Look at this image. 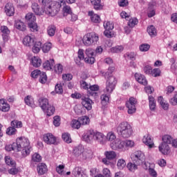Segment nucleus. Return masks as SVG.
<instances>
[{"mask_svg":"<svg viewBox=\"0 0 177 177\" xmlns=\"http://www.w3.org/2000/svg\"><path fill=\"white\" fill-rule=\"evenodd\" d=\"M28 27L30 31H31L32 32H38L39 31V26H38V24L35 21L29 22Z\"/></svg>","mask_w":177,"mask_h":177,"instance_id":"obj_33","label":"nucleus"},{"mask_svg":"<svg viewBox=\"0 0 177 177\" xmlns=\"http://www.w3.org/2000/svg\"><path fill=\"white\" fill-rule=\"evenodd\" d=\"M95 102L89 98L88 95H84V97H82L81 104L88 111L92 110V106H93Z\"/></svg>","mask_w":177,"mask_h":177,"instance_id":"obj_10","label":"nucleus"},{"mask_svg":"<svg viewBox=\"0 0 177 177\" xmlns=\"http://www.w3.org/2000/svg\"><path fill=\"white\" fill-rule=\"evenodd\" d=\"M15 26L17 30H19V31H26V30H27V26H26L24 22L20 20L15 21Z\"/></svg>","mask_w":177,"mask_h":177,"instance_id":"obj_29","label":"nucleus"},{"mask_svg":"<svg viewBox=\"0 0 177 177\" xmlns=\"http://www.w3.org/2000/svg\"><path fill=\"white\" fill-rule=\"evenodd\" d=\"M104 93L106 94H102L100 97L101 103L103 106H106L110 102V95H111V93H106V89H104Z\"/></svg>","mask_w":177,"mask_h":177,"instance_id":"obj_27","label":"nucleus"},{"mask_svg":"<svg viewBox=\"0 0 177 177\" xmlns=\"http://www.w3.org/2000/svg\"><path fill=\"white\" fill-rule=\"evenodd\" d=\"M158 102L160 104L163 110H168V109H169V104H168V102H167V101H165V100H164L162 96L158 97Z\"/></svg>","mask_w":177,"mask_h":177,"instance_id":"obj_30","label":"nucleus"},{"mask_svg":"<svg viewBox=\"0 0 177 177\" xmlns=\"http://www.w3.org/2000/svg\"><path fill=\"white\" fill-rule=\"evenodd\" d=\"M55 93H58V95H61V93H63V86H62V84H57L55 85Z\"/></svg>","mask_w":177,"mask_h":177,"instance_id":"obj_61","label":"nucleus"},{"mask_svg":"<svg viewBox=\"0 0 177 177\" xmlns=\"http://www.w3.org/2000/svg\"><path fill=\"white\" fill-rule=\"evenodd\" d=\"M31 64L33 67H41V64H42V60L39 57H33L31 59Z\"/></svg>","mask_w":177,"mask_h":177,"instance_id":"obj_31","label":"nucleus"},{"mask_svg":"<svg viewBox=\"0 0 177 177\" xmlns=\"http://www.w3.org/2000/svg\"><path fill=\"white\" fill-rule=\"evenodd\" d=\"M131 160L137 165H143L146 164V156L142 151H136L131 155Z\"/></svg>","mask_w":177,"mask_h":177,"instance_id":"obj_7","label":"nucleus"},{"mask_svg":"<svg viewBox=\"0 0 177 177\" xmlns=\"http://www.w3.org/2000/svg\"><path fill=\"white\" fill-rule=\"evenodd\" d=\"M24 102L27 106L32 107V105L34 104V98H32V96L31 95H27L24 98Z\"/></svg>","mask_w":177,"mask_h":177,"instance_id":"obj_40","label":"nucleus"},{"mask_svg":"<svg viewBox=\"0 0 177 177\" xmlns=\"http://www.w3.org/2000/svg\"><path fill=\"white\" fill-rule=\"evenodd\" d=\"M42 6H44L46 15H49L50 16H56L57 14L60 11L62 8V3L59 1H52L50 0H42Z\"/></svg>","mask_w":177,"mask_h":177,"instance_id":"obj_2","label":"nucleus"},{"mask_svg":"<svg viewBox=\"0 0 177 177\" xmlns=\"http://www.w3.org/2000/svg\"><path fill=\"white\" fill-rule=\"evenodd\" d=\"M35 40L30 35L26 36L23 39V44L25 46H32Z\"/></svg>","mask_w":177,"mask_h":177,"instance_id":"obj_26","label":"nucleus"},{"mask_svg":"<svg viewBox=\"0 0 177 177\" xmlns=\"http://www.w3.org/2000/svg\"><path fill=\"white\" fill-rule=\"evenodd\" d=\"M114 70H115V67L110 66L108 68V71L104 74L105 78H108L105 88V92L106 93H113V91L115 89V85H117V79H115V77L111 75Z\"/></svg>","mask_w":177,"mask_h":177,"instance_id":"obj_4","label":"nucleus"},{"mask_svg":"<svg viewBox=\"0 0 177 177\" xmlns=\"http://www.w3.org/2000/svg\"><path fill=\"white\" fill-rule=\"evenodd\" d=\"M37 171L39 175H45L48 172V166L44 162L39 163L37 166Z\"/></svg>","mask_w":177,"mask_h":177,"instance_id":"obj_20","label":"nucleus"},{"mask_svg":"<svg viewBox=\"0 0 177 177\" xmlns=\"http://www.w3.org/2000/svg\"><path fill=\"white\" fill-rule=\"evenodd\" d=\"M15 145L17 146V150L21 151V157L26 158L28 156H30L32 147L30 145V140L26 137H19L16 139Z\"/></svg>","mask_w":177,"mask_h":177,"instance_id":"obj_1","label":"nucleus"},{"mask_svg":"<svg viewBox=\"0 0 177 177\" xmlns=\"http://www.w3.org/2000/svg\"><path fill=\"white\" fill-rule=\"evenodd\" d=\"M32 46L33 53H39L41 48H42V43L41 41H34V44Z\"/></svg>","mask_w":177,"mask_h":177,"instance_id":"obj_32","label":"nucleus"},{"mask_svg":"<svg viewBox=\"0 0 177 177\" xmlns=\"http://www.w3.org/2000/svg\"><path fill=\"white\" fill-rule=\"evenodd\" d=\"M162 142L165 145H171L172 143L173 139L172 137L169 135H165L162 138Z\"/></svg>","mask_w":177,"mask_h":177,"instance_id":"obj_39","label":"nucleus"},{"mask_svg":"<svg viewBox=\"0 0 177 177\" xmlns=\"http://www.w3.org/2000/svg\"><path fill=\"white\" fill-rule=\"evenodd\" d=\"M0 110L4 113L10 110V106L8 102H5V100H0Z\"/></svg>","mask_w":177,"mask_h":177,"instance_id":"obj_28","label":"nucleus"},{"mask_svg":"<svg viewBox=\"0 0 177 177\" xmlns=\"http://www.w3.org/2000/svg\"><path fill=\"white\" fill-rule=\"evenodd\" d=\"M26 20L29 21V23H34L37 21V17L32 12H28L26 17H25Z\"/></svg>","mask_w":177,"mask_h":177,"instance_id":"obj_36","label":"nucleus"},{"mask_svg":"<svg viewBox=\"0 0 177 177\" xmlns=\"http://www.w3.org/2000/svg\"><path fill=\"white\" fill-rule=\"evenodd\" d=\"M11 127L13 128H21L23 127V123L21 121L12 120L11 122Z\"/></svg>","mask_w":177,"mask_h":177,"instance_id":"obj_54","label":"nucleus"},{"mask_svg":"<svg viewBox=\"0 0 177 177\" xmlns=\"http://www.w3.org/2000/svg\"><path fill=\"white\" fill-rule=\"evenodd\" d=\"M39 104L41 109L43 110L48 117L53 115L56 109L53 105L49 104V100L46 98H41L39 100Z\"/></svg>","mask_w":177,"mask_h":177,"instance_id":"obj_6","label":"nucleus"},{"mask_svg":"<svg viewBox=\"0 0 177 177\" xmlns=\"http://www.w3.org/2000/svg\"><path fill=\"white\" fill-rule=\"evenodd\" d=\"M111 147L112 150H122L125 147V142L117 138L111 144Z\"/></svg>","mask_w":177,"mask_h":177,"instance_id":"obj_11","label":"nucleus"},{"mask_svg":"<svg viewBox=\"0 0 177 177\" xmlns=\"http://www.w3.org/2000/svg\"><path fill=\"white\" fill-rule=\"evenodd\" d=\"M72 175L75 177H86V174L81 167H75L72 171Z\"/></svg>","mask_w":177,"mask_h":177,"instance_id":"obj_16","label":"nucleus"},{"mask_svg":"<svg viewBox=\"0 0 177 177\" xmlns=\"http://www.w3.org/2000/svg\"><path fill=\"white\" fill-rule=\"evenodd\" d=\"M5 161L7 165H9L10 167H16V162L12 160L10 157L6 156Z\"/></svg>","mask_w":177,"mask_h":177,"instance_id":"obj_53","label":"nucleus"},{"mask_svg":"<svg viewBox=\"0 0 177 177\" xmlns=\"http://www.w3.org/2000/svg\"><path fill=\"white\" fill-rule=\"evenodd\" d=\"M115 133L113 131H110L106 134V140L109 142H113V140H115L116 139Z\"/></svg>","mask_w":177,"mask_h":177,"instance_id":"obj_52","label":"nucleus"},{"mask_svg":"<svg viewBox=\"0 0 177 177\" xmlns=\"http://www.w3.org/2000/svg\"><path fill=\"white\" fill-rule=\"evenodd\" d=\"M32 161H33V162H41V161H42V157L39 153H35L32 156Z\"/></svg>","mask_w":177,"mask_h":177,"instance_id":"obj_49","label":"nucleus"},{"mask_svg":"<svg viewBox=\"0 0 177 177\" xmlns=\"http://www.w3.org/2000/svg\"><path fill=\"white\" fill-rule=\"evenodd\" d=\"M42 51L44 53H48L50 49H52V43L48 42L45 43L42 46H41Z\"/></svg>","mask_w":177,"mask_h":177,"instance_id":"obj_45","label":"nucleus"},{"mask_svg":"<svg viewBox=\"0 0 177 177\" xmlns=\"http://www.w3.org/2000/svg\"><path fill=\"white\" fill-rule=\"evenodd\" d=\"M16 132H17V130L13 127H10L6 130L7 135H9L10 136H12V135H16Z\"/></svg>","mask_w":177,"mask_h":177,"instance_id":"obj_56","label":"nucleus"},{"mask_svg":"<svg viewBox=\"0 0 177 177\" xmlns=\"http://www.w3.org/2000/svg\"><path fill=\"white\" fill-rule=\"evenodd\" d=\"M135 79L141 85H144L146 86L147 85V80H146V77L140 73H136L134 75Z\"/></svg>","mask_w":177,"mask_h":177,"instance_id":"obj_22","label":"nucleus"},{"mask_svg":"<svg viewBox=\"0 0 177 177\" xmlns=\"http://www.w3.org/2000/svg\"><path fill=\"white\" fill-rule=\"evenodd\" d=\"M149 104V109L151 111H154L156 107V99L152 95H149L148 97Z\"/></svg>","mask_w":177,"mask_h":177,"instance_id":"obj_34","label":"nucleus"},{"mask_svg":"<svg viewBox=\"0 0 177 177\" xmlns=\"http://www.w3.org/2000/svg\"><path fill=\"white\" fill-rule=\"evenodd\" d=\"M42 72H41V71L36 69L34 70L33 71H32L30 76L32 77V78H38V77H39V75H41V73Z\"/></svg>","mask_w":177,"mask_h":177,"instance_id":"obj_62","label":"nucleus"},{"mask_svg":"<svg viewBox=\"0 0 177 177\" xmlns=\"http://www.w3.org/2000/svg\"><path fill=\"white\" fill-rule=\"evenodd\" d=\"M147 32L150 35V37H156L157 35V30L154 26L151 25L147 28Z\"/></svg>","mask_w":177,"mask_h":177,"instance_id":"obj_38","label":"nucleus"},{"mask_svg":"<svg viewBox=\"0 0 177 177\" xmlns=\"http://www.w3.org/2000/svg\"><path fill=\"white\" fill-rule=\"evenodd\" d=\"M140 52H147L150 49V45L148 44H141L139 47Z\"/></svg>","mask_w":177,"mask_h":177,"instance_id":"obj_59","label":"nucleus"},{"mask_svg":"<svg viewBox=\"0 0 177 177\" xmlns=\"http://www.w3.org/2000/svg\"><path fill=\"white\" fill-rule=\"evenodd\" d=\"M54 71L56 74H62L63 73V65L57 64L54 66Z\"/></svg>","mask_w":177,"mask_h":177,"instance_id":"obj_47","label":"nucleus"},{"mask_svg":"<svg viewBox=\"0 0 177 177\" xmlns=\"http://www.w3.org/2000/svg\"><path fill=\"white\" fill-rule=\"evenodd\" d=\"M43 140L46 145H55L56 143V137L50 133H47L43 136Z\"/></svg>","mask_w":177,"mask_h":177,"instance_id":"obj_13","label":"nucleus"},{"mask_svg":"<svg viewBox=\"0 0 177 177\" xmlns=\"http://www.w3.org/2000/svg\"><path fill=\"white\" fill-rule=\"evenodd\" d=\"M83 140L86 143H92L93 140H95L100 145H104L105 136L102 132L90 129L83 135Z\"/></svg>","mask_w":177,"mask_h":177,"instance_id":"obj_3","label":"nucleus"},{"mask_svg":"<svg viewBox=\"0 0 177 177\" xmlns=\"http://www.w3.org/2000/svg\"><path fill=\"white\" fill-rule=\"evenodd\" d=\"M97 91H99V86L94 84L88 87V95L93 96L95 99H97V97H99V94L97 93Z\"/></svg>","mask_w":177,"mask_h":177,"instance_id":"obj_17","label":"nucleus"},{"mask_svg":"<svg viewBox=\"0 0 177 177\" xmlns=\"http://www.w3.org/2000/svg\"><path fill=\"white\" fill-rule=\"evenodd\" d=\"M123 50L124 47L122 46H117L111 48V53H120V52H122Z\"/></svg>","mask_w":177,"mask_h":177,"instance_id":"obj_50","label":"nucleus"},{"mask_svg":"<svg viewBox=\"0 0 177 177\" xmlns=\"http://www.w3.org/2000/svg\"><path fill=\"white\" fill-rule=\"evenodd\" d=\"M81 122H80V119L77 118L73 119L71 122V126L74 129H80L81 128Z\"/></svg>","mask_w":177,"mask_h":177,"instance_id":"obj_37","label":"nucleus"},{"mask_svg":"<svg viewBox=\"0 0 177 177\" xmlns=\"http://www.w3.org/2000/svg\"><path fill=\"white\" fill-rule=\"evenodd\" d=\"M125 165H127V162L124 159H119L117 163V167L119 169H124L125 168Z\"/></svg>","mask_w":177,"mask_h":177,"instance_id":"obj_55","label":"nucleus"},{"mask_svg":"<svg viewBox=\"0 0 177 177\" xmlns=\"http://www.w3.org/2000/svg\"><path fill=\"white\" fill-rule=\"evenodd\" d=\"M139 165H137L135 162H129L127 165L129 171H130V172H135L136 171V169H138V166Z\"/></svg>","mask_w":177,"mask_h":177,"instance_id":"obj_44","label":"nucleus"},{"mask_svg":"<svg viewBox=\"0 0 177 177\" xmlns=\"http://www.w3.org/2000/svg\"><path fill=\"white\" fill-rule=\"evenodd\" d=\"M117 132L123 139L131 138L133 133V129L128 122H121L117 127Z\"/></svg>","mask_w":177,"mask_h":177,"instance_id":"obj_5","label":"nucleus"},{"mask_svg":"<svg viewBox=\"0 0 177 177\" xmlns=\"http://www.w3.org/2000/svg\"><path fill=\"white\" fill-rule=\"evenodd\" d=\"M82 153H84V148H82V147H77L74 148L73 151V154H74L75 157H80Z\"/></svg>","mask_w":177,"mask_h":177,"instance_id":"obj_41","label":"nucleus"},{"mask_svg":"<svg viewBox=\"0 0 177 177\" xmlns=\"http://www.w3.org/2000/svg\"><path fill=\"white\" fill-rule=\"evenodd\" d=\"M102 174L104 177H111V172L108 168H104L102 170Z\"/></svg>","mask_w":177,"mask_h":177,"instance_id":"obj_64","label":"nucleus"},{"mask_svg":"<svg viewBox=\"0 0 177 177\" xmlns=\"http://www.w3.org/2000/svg\"><path fill=\"white\" fill-rule=\"evenodd\" d=\"M158 150L160 153H162V154L167 156L169 154L171 148H169V145L168 144H164L162 142L158 147Z\"/></svg>","mask_w":177,"mask_h":177,"instance_id":"obj_18","label":"nucleus"},{"mask_svg":"<svg viewBox=\"0 0 177 177\" xmlns=\"http://www.w3.org/2000/svg\"><path fill=\"white\" fill-rule=\"evenodd\" d=\"M62 138L66 143H71V136H70V133H64L62 134Z\"/></svg>","mask_w":177,"mask_h":177,"instance_id":"obj_51","label":"nucleus"},{"mask_svg":"<svg viewBox=\"0 0 177 177\" xmlns=\"http://www.w3.org/2000/svg\"><path fill=\"white\" fill-rule=\"evenodd\" d=\"M6 151H12L17 150L16 142H13L12 145H6Z\"/></svg>","mask_w":177,"mask_h":177,"instance_id":"obj_57","label":"nucleus"},{"mask_svg":"<svg viewBox=\"0 0 177 177\" xmlns=\"http://www.w3.org/2000/svg\"><path fill=\"white\" fill-rule=\"evenodd\" d=\"M39 77V82L41 84H46V81H48V76H46V73L45 72H41Z\"/></svg>","mask_w":177,"mask_h":177,"instance_id":"obj_46","label":"nucleus"},{"mask_svg":"<svg viewBox=\"0 0 177 177\" xmlns=\"http://www.w3.org/2000/svg\"><path fill=\"white\" fill-rule=\"evenodd\" d=\"M104 156L108 160H114L117 157V153L114 151H106L104 152Z\"/></svg>","mask_w":177,"mask_h":177,"instance_id":"obj_35","label":"nucleus"},{"mask_svg":"<svg viewBox=\"0 0 177 177\" xmlns=\"http://www.w3.org/2000/svg\"><path fill=\"white\" fill-rule=\"evenodd\" d=\"M136 104H138V100L133 97H131L125 103L127 109L128 114L132 115L136 113Z\"/></svg>","mask_w":177,"mask_h":177,"instance_id":"obj_9","label":"nucleus"},{"mask_svg":"<svg viewBox=\"0 0 177 177\" xmlns=\"http://www.w3.org/2000/svg\"><path fill=\"white\" fill-rule=\"evenodd\" d=\"M95 60V57H86L84 58V62L87 63V64H93Z\"/></svg>","mask_w":177,"mask_h":177,"instance_id":"obj_63","label":"nucleus"},{"mask_svg":"<svg viewBox=\"0 0 177 177\" xmlns=\"http://www.w3.org/2000/svg\"><path fill=\"white\" fill-rule=\"evenodd\" d=\"M99 41V36L95 32H90L83 37V43L85 46H91Z\"/></svg>","mask_w":177,"mask_h":177,"instance_id":"obj_8","label":"nucleus"},{"mask_svg":"<svg viewBox=\"0 0 177 177\" xmlns=\"http://www.w3.org/2000/svg\"><path fill=\"white\" fill-rule=\"evenodd\" d=\"M142 143H144L145 146H147L149 149H153V147H154V139L151 138L150 134H146L143 136Z\"/></svg>","mask_w":177,"mask_h":177,"instance_id":"obj_12","label":"nucleus"},{"mask_svg":"<svg viewBox=\"0 0 177 177\" xmlns=\"http://www.w3.org/2000/svg\"><path fill=\"white\" fill-rule=\"evenodd\" d=\"M151 75L155 77H160V75H161V70H160V68L152 69V71L151 72Z\"/></svg>","mask_w":177,"mask_h":177,"instance_id":"obj_58","label":"nucleus"},{"mask_svg":"<svg viewBox=\"0 0 177 177\" xmlns=\"http://www.w3.org/2000/svg\"><path fill=\"white\" fill-rule=\"evenodd\" d=\"M60 2H61V5H64V8L62 10L64 16H67V15H73V10H71V7H70L69 6H67V4L66 3V1L60 0Z\"/></svg>","mask_w":177,"mask_h":177,"instance_id":"obj_24","label":"nucleus"},{"mask_svg":"<svg viewBox=\"0 0 177 177\" xmlns=\"http://www.w3.org/2000/svg\"><path fill=\"white\" fill-rule=\"evenodd\" d=\"M138 23H139V21H138V19L136 18H131L128 21V26L129 27H131V28H133Z\"/></svg>","mask_w":177,"mask_h":177,"instance_id":"obj_48","label":"nucleus"},{"mask_svg":"<svg viewBox=\"0 0 177 177\" xmlns=\"http://www.w3.org/2000/svg\"><path fill=\"white\" fill-rule=\"evenodd\" d=\"M5 13L7 16H13L15 15V7L12 3H8L4 8Z\"/></svg>","mask_w":177,"mask_h":177,"instance_id":"obj_19","label":"nucleus"},{"mask_svg":"<svg viewBox=\"0 0 177 177\" xmlns=\"http://www.w3.org/2000/svg\"><path fill=\"white\" fill-rule=\"evenodd\" d=\"M78 118L81 125H88L91 121L88 116H82Z\"/></svg>","mask_w":177,"mask_h":177,"instance_id":"obj_43","label":"nucleus"},{"mask_svg":"<svg viewBox=\"0 0 177 177\" xmlns=\"http://www.w3.org/2000/svg\"><path fill=\"white\" fill-rule=\"evenodd\" d=\"M88 15L91 19V21L92 23H100L102 21V19H100V16H99L97 14H95L93 11H89L88 12Z\"/></svg>","mask_w":177,"mask_h":177,"instance_id":"obj_23","label":"nucleus"},{"mask_svg":"<svg viewBox=\"0 0 177 177\" xmlns=\"http://www.w3.org/2000/svg\"><path fill=\"white\" fill-rule=\"evenodd\" d=\"M104 27L105 30H113L114 28V24L110 21L104 22Z\"/></svg>","mask_w":177,"mask_h":177,"instance_id":"obj_60","label":"nucleus"},{"mask_svg":"<svg viewBox=\"0 0 177 177\" xmlns=\"http://www.w3.org/2000/svg\"><path fill=\"white\" fill-rule=\"evenodd\" d=\"M31 8L32 10L37 15V16H42V15L45 13V10H46V9L41 8L37 3H33Z\"/></svg>","mask_w":177,"mask_h":177,"instance_id":"obj_14","label":"nucleus"},{"mask_svg":"<svg viewBox=\"0 0 177 177\" xmlns=\"http://www.w3.org/2000/svg\"><path fill=\"white\" fill-rule=\"evenodd\" d=\"M90 2L95 10H102L103 9V3H102V0H90Z\"/></svg>","mask_w":177,"mask_h":177,"instance_id":"obj_25","label":"nucleus"},{"mask_svg":"<svg viewBox=\"0 0 177 177\" xmlns=\"http://www.w3.org/2000/svg\"><path fill=\"white\" fill-rule=\"evenodd\" d=\"M43 68H44L46 71H49L53 68V66H55V59H50L46 61H45L43 63Z\"/></svg>","mask_w":177,"mask_h":177,"instance_id":"obj_21","label":"nucleus"},{"mask_svg":"<svg viewBox=\"0 0 177 177\" xmlns=\"http://www.w3.org/2000/svg\"><path fill=\"white\" fill-rule=\"evenodd\" d=\"M0 31L2 32L3 42H8L9 41V34H10L9 28L6 26H2L0 28Z\"/></svg>","mask_w":177,"mask_h":177,"instance_id":"obj_15","label":"nucleus"},{"mask_svg":"<svg viewBox=\"0 0 177 177\" xmlns=\"http://www.w3.org/2000/svg\"><path fill=\"white\" fill-rule=\"evenodd\" d=\"M47 32L49 37H53L56 32V26L50 25L47 28Z\"/></svg>","mask_w":177,"mask_h":177,"instance_id":"obj_42","label":"nucleus"}]
</instances>
